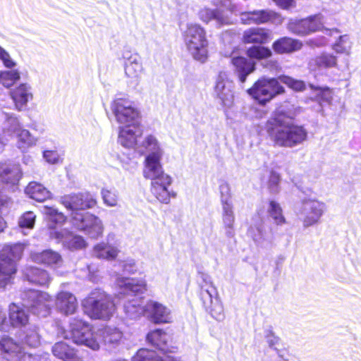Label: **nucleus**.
Wrapping results in <instances>:
<instances>
[{"instance_id":"6e6552de","label":"nucleus","mask_w":361,"mask_h":361,"mask_svg":"<svg viewBox=\"0 0 361 361\" xmlns=\"http://www.w3.org/2000/svg\"><path fill=\"white\" fill-rule=\"evenodd\" d=\"M111 110L121 126L139 123V111L128 99L116 98L111 102Z\"/></svg>"},{"instance_id":"052dcab7","label":"nucleus","mask_w":361,"mask_h":361,"mask_svg":"<svg viewBox=\"0 0 361 361\" xmlns=\"http://www.w3.org/2000/svg\"><path fill=\"white\" fill-rule=\"evenodd\" d=\"M6 315L4 312L0 310V331L6 330Z\"/></svg>"},{"instance_id":"58836bf2","label":"nucleus","mask_w":361,"mask_h":361,"mask_svg":"<svg viewBox=\"0 0 361 361\" xmlns=\"http://www.w3.org/2000/svg\"><path fill=\"white\" fill-rule=\"evenodd\" d=\"M14 138L16 139L18 148L21 150L35 145L37 142V139L32 136L29 130L24 128H22Z\"/></svg>"},{"instance_id":"69168bd1","label":"nucleus","mask_w":361,"mask_h":361,"mask_svg":"<svg viewBox=\"0 0 361 361\" xmlns=\"http://www.w3.org/2000/svg\"><path fill=\"white\" fill-rule=\"evenodd\" d=\"M7 53V51L0 46V59Z\"/></svg>"},{"instance_id":"13d9d810","label":"nucleus","mask_w":361,"mask_h":361,"mask_svg":"<svg viewBox=\"0 0 361 361\" xmlns=\"http://www.w3.org/2000/svg\"><path fill=\"white\" fill-rule=\"evenodd\" d=\"M201 288L202 292L205 291L211 299L217 294L216 289L212 283H205V284L202 286Z\"/></svg>"},{"instance_id":"4c0bfd02","label":"nucleus","mask_w":361,"mask_h":361,"mask_svg":"<svg viewBox=\"0 0 361 361\" xmlns=\"http://www.w3.org/2000/svg\"><path fill=\"white\" fill-rule=\"evenodd\" d=\"M245 54L250 60L259 61L271 58L272 56V51L267 47L252 44L246 49Z\"/></svg>"},{"instance_id":"412c9836","label":"nucleus","mask_w":361,"mask_h":361,"mask_svg":"<svg viewBox=\"0 0 361 361\" xmlns=\"http://www.w3.org/2000/svg\"><path fill=\"white\" fill-rule=\"evenodd\" d=\"M145 313L147 314L156 324L169 323L171 321L170 310L161 304L149 300L145 305Z\"/></svg>"},{"instance_id":"49530a36","label":"nucleus","mask_w":361,"mask_h":361,"mask_svg":"<svg viewBox=\"0 0 361 361\" xmlns=\"http://www.w3.org/2000/svg\"><path fill=\"white\" fill-rule=\"evenodd\" d=\"M223 221L225 226L227 228H232L233 227L235 216L233 212L232 206L227 202H225L224 204Z\"/></svg>"},{"instance_id":"338daca9","label":"nucleus","mask_w":361,"mask_h":361,"mask_svg":"<svg viewBox=\"0 0 361 361\" xmlns=\"http://www.w3.org/2000/svg\"><path fill=\"white\" fill-rule=\"evenodd\" d=\"M90 280L92 281V282H97V279L94 276H90Z\"/></svg>"},{"instance_id":"774afa93","label":"nucleus","mask_w":361,"mask_h":361,"mask_svg":"<svg viewBox=\"0 0 361 361\" xmlns=\"http://www.w3.org/2000/svg\"><path fill=\"white\" fill-rule=\"evenodd\" d=\"M332 31L336 32V33H338L339 32V30L338 29H336V28L333 29Z\"/></svg>"},{"instance_id":"cd10ccee","label":"nucleus","mask_w":361,"mask_h":361,"mask_svg":"<svg viewBox=\"0 0 361 361\" xmlns=\"http://www.w3.org/2000/svg\"><path fill=\"white\" fill-rule=\"evenodd\" d=\"M23 272L25 279L31 283L46 286L50 282V277L47 271L38 267L27 266Z\"/></svg>"},{"instance_id":"20e7f679","label":"nucleus","mask_w":361,"mask_h":361,"mask_svg":"<svg viewBox=\"0 0 361 361\" xmlns=\"http://www.w3.org/2000/svg\"><path fill=\"white\" fill-rule=\"evenodd\" d=\"M84 312L92 319L109 320L116 312L112 297L101 289L93 290L82 302Z\"/></svg>"},{"instance_id":"473e14b6","label":"nucleus","mask_w":361,"mask_h":361,"mask_svg":"<svg viewBox=\"0 0 361 361\" xmlns=\"http://www.w3.org/2000/svg\"><path fill=\"white\" fill-rule=\"evenodd\" d=\"M119 252L120 250L116 246L102 242L94 247L92 255L98 259L112 260L117 257Z\"/></svg>"},{"instance_id":"4468645a","label":"nucleus","mask_w":361,"mask_h":361,"mask_svg":"<svg viewBox=\"0 0 361 361\" xmlns=\"http://www.w3.org/2000/svg\"><path fill=\"white\" fill-rule=\"evenodd\" d=\"M230 63L234 74L241 83H245L247 77L256 70V62L243 56H231Z\"/></svg>"},{"instance_id":"0e129e2a","label":"nucleus","mask_w":361,"mask_h":361,"mask_svg":"<svg viewBox=\"0 0 361 361\" xmlns=\"http://www.w3.org/2000/svg\"><path fill=\"white\" fill-rule=\"evenodd\" d=\"M6 145V142L3 139V137H0V152L2 151L4 146Z\"/></svg>"},{"instance_id":"aec40b11","label":"nucleus","mask_w":361,"mask_h":361,"mask_svg":"<svg viewBox=\"0 0 361 361\" xmlns=\"http://www.w3.org/2000/svg\"><path fill=\"white\" fill-rule=\"evenodd\" d=\"M161 157H146L145 160L143 176L152 181L164 179L168 181L169 176L164 173L160 161Z\"/></svg>"},{"instance_id":"3c124183","label":"nucleus","mask_w":361,"mask_h":361,"mask_svg":"<svg viewBox=\"0 0 361 361\" xmlns=\"http://www.w3.org/2000/svg\"><path fill=\"white\" fill-rule=\"evenodd\" d=\"M344 37L345 36H340L337 42L333 45V49L337 54H349L350 53V46L346 44Z\"/></svg>"},{"instance_id":"dca6fc26","label":"nucleus","mask_w":361,"mask_h":361,"mask_svg":"<svg viewBox=\"0 0 361 361\" xmlns=\"http://www.w3.org/2000/svg\"><path fill=\"white\" fill-rule=\"evenodd\" d=\"M288 30L296 35L304 36L320 30V23L314 18L291 19L287 24Z\"/></svg>"},{"instance_id":"72a5a7b5","label":"nucleus","mask_w":361,"mask_h":361,"mask_svg":"<svg viewBox=\"0 0 361 361\" xmlns=\"http://www.w3.org/2000/svg\"><path fill=\"white\" fill-rule=\"evenodd\" d=\"M16 271V263L10 257L0 259V288L10 283Z\"/></svg>"},{"instance_id":"f8f14e48","label":"nucleus","mask_w":361,"mask_h":361,"mask_svg":"<svg viewBox=\"0 0 361 361\" xmlns=\"http://www.w3.org/2000/svg\"><path fill=\"white\" fill-rule=\"evenodd\" d=\"M301 214L305 226L317 224L324 209V204L314 199H305L302 201Z\"/></svg>"},{"instance_id":"bb28decb","label":"nucleus","mask_w":361,"mask_h":361,"mask_svg":"<svg viewBox=\"0 0 361 361\" xmlns=\"http://www.w3.org/2000/svg\"><path fill=\"white\" fill-rule=\"evenodd\" d=\"M139 153H147L146 157H162L163 151L157 138L149 135L145 137L137 147Z\"/></svg>"},{"instance_id":"a878e982","label":"nucleus","mask_w":361,"mask_h":361,"mask_svg":"<svg viewBox=\"0 0 361 361\" xmlns=\"http://www.w3.org/2000/svg\"><path fill=\"white\" fill-rule=\"evenodd\" d=\"M247 94L260 106H265L271 102L269 92L262 78L257 80L253 85L247 90Z\"/></svg>"},{"instance_id":"c9c22d12","label":"nucleus","mask_w":361,"mask_h":361,"mask_svg":"<svg viewBox=\"0 0 361 361\" xmlns=\"http://www.w3.org/2000/svg\"><path fill=\"white\" fill-rule=\"evenodd\" d=\"M313 66L318 70L329 69L338 66L337 57L331 53L322 52L312 60Z\"/></svg>"},{"instance_id":"7ed1b4c3","label":"nucleus","mask_w":361,"mask_h":361,"mask_svg":"<svg viewBox=\"0 0 361 361\" xmlns=\"http://www.w3.org/2000/svg\"><path fill=\"white\" fill-rule=\"evenodd\" d=\"M116 284L119 287L118 295L128 298L123 303V319L126 321L137 319L145 313V306H142V298L137 296L147 290L145 280L118 278Z\"/></svg>"},{"instance_id":"2eb2a0df","label":"nucleus","mask_w":361,"mask_h":361,"mask_svg":"<svg viewBox=\"0 0 361 361\" xmlns=\"http://www.w3.org/2000/svg\"><path fill=\"white\" fill-rule=\"evenodd\" d=\"M272 38L271 30L263 27H252L243 31L241 42L244 44H265Z\"/></svg>"},{"instance_id":"c756f323","label":"nucleus","mask_w":361,"mask_h":361,"mask_svg":"<svg viewBox=\"0 0 361 361\" xmlns=\"http://www.w3.org/2000/svg\"><path fill=\"white\" fill-rule=\"evenodd\" d=\"M30 257L35 262L44 264L49 267H59L62 263L61 255L51 250H44L42 252H32Z\"/></svg>"},{"instance_id":"39448f33","label":"nucleus","mask_w":361,"mask_h":361,"mask_svg":"<svg viewBox=\"0 0 361 361\" xmlns=\"http://www.w3.org/2000/svg\"><path fill=\"white\" fill-rule=\"evenodd\" d=\"M184 40L188 52L197 61L205 63L209 58L206 31L198 25H190L185 31Z\"/></svg>"},{"instance_id":"9b49d317","label":"nucleus","mask_w":361,"mask_h":361,"mask_svg":"<svg viewBox=\"0 0 361 361\" xmlns=\"http://www.w3.org/2000/svg\"><path fill=\"white\" fill-rule=\"evenodd\" d=\"M61 203L73 213L94 207L97 201L89 192H79L66 195L61 197Z\"/></svg>"},{"instance_id":"ddd939ff","label":"nucleus","mask_w":361,"mask_h":361,"mask_svg":"<svg viewBox=\"0 0 361 361\" xmlns=\"http://www.w3.org/2000/svg\"><path fill=\"white\" fill-rule=\"evenodd\" d=\"M49 235L51 238L55 239L58 243H61L69 250H79L87 246V243L82 236L75 235L65 228L51 230Z\"/></svg>"},{"instance_id":"e433bc0d","label":"nucleus","mask_w":361,"mask_h":361,"mask_svg":"<svg viewBox=\"0 0 361 361\" xmlns=\"http://www.w3.org/2000/svg\"><path fill=\"white\" fill-rule=\"evenodd\" d=\"M25 193L38 202H43L51 195V192L46 188L37 182H30L25 188Z\"/></svg>"},{"instance_id":"09e8293b","label":"nucleus","mask_w":361,"mask_h":361,"mask_svg":"<svg viewBox=\"0 0 361 361\" xmlns=\"http://www.w3.org/2000/svg\"><path fill=\"white\" fill-rule=\"evenodd\" d=\"M102 196L104 203L109 207H115L117 205L118 193L116 191L107 189H102Z\"/></svg>"},{"instance_id":"79ce46f5","label":"nucleus","mask_w":361,"mask_h":361,"mask_svg":"<svg viewBox=\"0 0 361 361\" xmlns=\"http://www.w3.org/2000/svg\"><path fill=\"white\" fill-rule=\"evenodd\" d=\"M310 87L313 91H317L316 94L317 99L320 103H326L330 104L333 100L332 89L329 87H320L312 84H310Z\"/></svg>"},{"instance_id":"ea45409f","label":"nucleus","mask_w":361,"mask_h":361,"mask_svg":"<svg viewBox=\"0 0 361 361\" xmlns=\"http://www.w3.org/2000/svg\"><path fill=\"white\" fill-rule=\"evenodd\" d=\"M20 78V73L17 69L0 71V85L10 88Z\"/></svg>"},{"instance_id":"7c9ffc66","label":"nucleus","mask_w":361,"mask_h":361,"mask_svg":"<svg viewBox=\"0 0 361 361\" xmlns=\"http://www.w3.org/2000/svg\"><path fill=\"white\" fill-rule=\"evenodd\" d=\"M171 179L169 176L168 181L164 179L152 181L151 192L154 197L163 203H168L171 196L174 197L175 194L171 193L168 190V186L171 184Z\"/></svg>"},{"instance_id":"de8ad7c7","label":"nucleus","mask_w":361,"mask_h":361,"mask_svg":"<svg viewBox=\"0 0 361 361\" xmlns=\"http://www.w3.org/2000/svg\"><path fill=\"white\" fill-rule=\"evenodd\" d=\"M36 216L32 212L24 213L18 221L20 228H32L35 225Z\"/></svg>"},{"instance_id":"4d7b16f0","label":"nucleus","mask_w":361,"mask_h":361,"mask_svg":"<svg viewBox=\"0 0 361 361\" xmlns=\"http://www.w3.org/2000/svg\"><path fill=\"white\" fill-rule=\"evenodd\" d=\"M3 65L9 69L13 68L16 66V62L11 58L9 53L7 51L6 54L0 59Z\"/></svg>"},{"instance_id":"8fccbe9b","label":"nucleus","mask_w":361,"mask_h":361,"mask_svg":"<svg viewBox=\"0 0 361 361\" xmlns=\"http://www.w3.org/2000/svg\"><path fill=\"white\" fill-rule=\"evenodd\" d=\"M280 180L281 176L279 173L276 171H271L267 181V187L270 192L276 193L279 192Z\"/></svg>"},{"instance_id":"5fc2aeb1","label":"nucleus","mask_w":361,"mask_h":361,"mask_svg":"<svg viewBox=\"0 0 361 361\" xmlns=\"http://www.w3.org/2000/svg\"><path fill=\"white\" fill-rule=\"evenodd\" d=\"M123 271L128 274H134L137 271V267L134 259H128L123 263Z\"/></svg>"},{"instance_id":"6e6d98bb","label":"nucleus","mask_w":361,"mask_h":361,"mask_svg":"<svg viewBox=\"0 0 361 361\" xmlns=\"http://www.w3.org/2000/svg\"><path fill=\"white\" fill-rule=\"evenodd\" d=\"M24 247L22 244H16L11 247V259L14 262L15 259H19L23 253Z\"/></svg>"},{"instance_id":"0eeeda50","label":"nucleus","mask_w":361,"mask_h":361,"mask_svg":"<svg viewBox=\"0 0 361 361\" xmlns=\"http://www.w3.org/2000/svg\"><path fill=\"white\" fill-rule=\"evenodd\" d=\"M262 78L267 91L269 92L271 100L279 95L285 94L286 89L281 82L295 92H303L306 90V85L303 80L293 78L288 75L282 74L276 78L262 77Z\"/></svg>"},{"instance_id":"6ab92c4d","label":"nucleus","mask_w":361,"mask_h":361,"mask_svg":"<svg viewBox=\"0 0 361 361\" xmlns=\"http://www.w3.org/2000/svg\"><path fill=\"white\" fill-rule=\"evenodd\" d=\"M10 95L16 109L19 111L25 109L33 97L32 87L27 83L20 84L10 92Z\"/></svg>"},{"instance_id":"5701e85b","label":"nucleus","mask_w":361,"mask_h":361,"mask_svg":"<svg viewBox=\"0 0 361 361\" xmlns=\"http://www.w3.org/2000/svg\"><path fill=\"white\" fill-rule=\"evenodd\" d=\"M22 177L19 165L0 161V184L15 185Z\"/></svg>"},{"instance_id":"a18cd8bd","label":"nucleus","mask_w":361,"mask_h":361,"mask_svg":"<svg viewBox=\"0 0 361 361\" xmlns=\"http://www.w3.org/2000/svg\"><path fill=\"white\" fill-rule=\"evenodd\" d=\"M42 212L47 216L49 219L56 224H62L66 221V217L63 213L59 212L57 209L54 207L44 206Z\"/></svg>"},{"instance_id":"680f3d73","label":"nucleus","mask_w":361,"mask_h":361,"mask_svg":"<svg viewBox=\"0 0 361 361\" xmlns=\"http://www.w3.org/2000/svg\"><path fill=\"white\" fill-rule=\"evenodd\" d=\"M256 230L257 231V232H258V233H259V237H257V236H256V234L255 233V229H254V228H251V229L250 230V233H251V235H252V237L253 240H254L255 241H259V240L262 238V229H261L260 228H259V227L256 228Z\"/></svg>"},{"instance_id":"b1692460","label":"nucleus","mask_w":361,"mask_h":361,"mask_svg":"<svg viewBox=\"0 0 361 361\" xmlns=\"http://www.w3.org/2000/svg\"><path fill=\"white\" fill-rule=\"evenodd\" d=\"M55 304L56 309L65 315L73 314L78 308L75 296L70 292L63 290L56 295Z\"/></svg>"},{"instance_id":"603ef678","label":"nucleus","mask_w":361,"mask_h":361,"mask_svg":"<svg viewBox=\"0 0 361 361\" xmlns=\"http://www.w3.org/2000/svg\"><path fill=\"white\" fill-rule=\"evenodd\" d=\"M12 205V202L6 195L0 194V214H6Z\"/></svg>"},{"instance_id":"f3484780","label":"nucleus","mask_w":361,"mask_h":361,"mask_svg":"<svg viewBox=\"0 0 361 361\" xmlns=\"http://www.w3.org/2000/svg\"><path fill=\"white\" fill-rule=\"evenodd\" d=\"M123 58L126 60L125 73L129 78V82L133 85H137L142 71L140 56L136 53L126 52L123 54Z\"/></svg>"},{"instance_id":"f704fd0d","label":"nucleus","mask_w":361,"mask_h":361,"mask_svg":"<svg viewBox=\"0 0 361 361\" xmlns=\"http://www.w3.org/2000/svg\"><path fill=\"white\" fill-rule=\"evenodd\" d=\"M24 307L13 303L9 307V319L13 326H25L28 322V314Z\"/></svg>"},{"instance_id":"f257e3e1","label":"nucleus","mask_w":361,"mask_h":361,"mask_svg":"<svg viewBox=\"0 0 361 361\" xmlns=\"http://www.w3.org/2000/svg\"><path fill=\"white\" fill-rule=\"evenodd\" d=\"M62 336L66 339H71L78 345H84L92 350L100 348L98 337L102 338L104 345L111 349L118 347L124 338L123 331L116 326L107 325L94 333L87 322L79 319L71 320L69 330L64 331Z\"/></svg>"},{"instance_id":"37998d69","label":"nucleus","mask_w":361,"mask_h":361,"mask_svg":"<svg viewBox=\"0 0 361 361\" xmlns=\"http://www.w3.org/2000/svg\"><path fill=\"white\" fill-rule=\"evenodd\" d=\"M216 96L224 103L225 101L233 98V90L226 87V81L224 78H219L214 87Z\"/></svg>"},{"instance_id":"423d86ee","label":"nucleus","mask_w":361,"mask_h":361,"mask_svg":"<svg viewBox=\"0 0 361 361\" xmlns=\"http://www.w3.org/2000/svg\"><path fill=\"white\" fill-rule=\"evenodd\" d=\"M49 354L26 355L20 345L8 336L0 338V361H48Z\"/></svg>"},{"instance_id":"a211bd4d","label":"nucleus","mask_w":361,"mask_h":361,"mask_svg":"<svg viewBox=\"0 0 361 361\" xmlns=\"http://www.w3.org/2000/svg\"><path fill=\"white\" fill-rule=\"evenodd\" d=\"M118 142L126 148H133L137 151L140 145L142 131L138 123L119 127Z\"/></svg>"},{"instance_id":"a19ab883","label":"nucleus","mask_w":361,"mask_h":361,"mask_svg":"<svg viewBox=\"0 0 361 361\" xmlns=\"http://www.w3.org/2000/svg\"><path fill=\"white\" fill-rule=\"evenodd\" d=\"M24 342L29 346L37 348L41 344L39 329L35 326L27 328L25 332Z\"/></svg>"},{"instance_id":"2f4dec72","label":"nucleus","mask_w":361,"mask_h":361,"mask_svg":"<svg viewBox=\"0 0 361 361\" xmlns=\"http://www.w3.org/2000/svg\"><path fill=\"white\" fill-rule=\"evenodd\" d=\"M53 355L63 361H83L82 358L77 355L73 348H71L64 342H58L52 347Z\"/></svg>"},{"instance_id":"e2e57ef3","label":"nucleus","mask_w":361,"mask_h":361,"mask_svg":"<svg viewBox=\"0 0 361 361\" xmlns=\"http://www.w3.org/2000/svg\"><path fill=\"white\" fill-rule=\"evenodd\" d=\"M6 223L4 221V218L0 216V232L3 231L6 228Z\"/></svg>"},{"instance_id":"4be33fe9","label":"nucleus","mask_w":361,"mask_h":361,"mask_svg":"<svg viewBox=\"0 0 361 361\" xmlns=\"http://www.w3.org/2000/svg\"><path fill=\"white\" fill-rule=\"evenodd\" d=\"M302 42L298 39L290 37H281L276 39L271 45L273 51L276 54H290L300 50Z\"/></svg>"},{"instance_id":"9d476101","label":"nucleus","mask_w":361,"mask_h":361,"mask_svg":"<svg viewBox=\"0 0 361 361\" xmlns=\"http://www.w3.org/2000/svg\"><path fill=\"white\" fill-rule=\"evenodd\" d=\"M72 224L90 238L97 239L103 233L104 227L102 221L89 212L72 213Z\"/></svg>"},{"instance_id":"f03ea898","label":"nucleus","mask_w":361,"mask_h":361,"mask_svg":"<svg viewBox=\"0 0 361 361\" xmlns=\"http://www.w3.org/2000/svg\"><path fill=\"white\" fill-rule=\"evenodd\" d=\"M264 129L274 146L292 148L307 138L306 129L294 123V117L287 111L276 109L267 120Z\"/></svg>"},{"instance_id":"c03bdc74","label":"nucleus","mask_w":361,"mask_h":361,"mask_svg":"<svg viewBox=\"0 0 361 361\" xmlns=\"http://www.w3.org/2000/svg\"><path fill=\"white\" fill-rule=\"evenodd\" d=\"M269 209L268 212L273 218L277 225H282L286 223V219L283 215L282 209L279 203L274 200L269 201Z\"/></svg>"},{"instance_id":"c85d7f7f","label":"nucleus","mask_w":361,"mask_h":361,"mask_svg":"<svg viewBox=\"0 0 361 361\" xmlns=\"http://www.w3.org/2000/svg\"><path fill=\"white\" fill-rule=\"evenodd\" d=\"M247 15L248 23L256 25L274 23L280 19V15L271 10H256Z\"/></svg>"},{"instance_id":"1a4fd4ad","label":"nucleus","mask_w":361,"mask_h":361,"mask_svg":"<svg viewBox=\"0 0 361 361\" xmlns=\"http://www.w3.org/2000/svg\"><path fill=\"white\" fill-rule=\"evenodd\" d=\"M23 306L39 317H45L50 312L51 296L44 292L30 289L22 294Z\"/></svg>"},{"instance_id":"bf43d9fd","label":"nucleus","mask_w":361,"mask_h":361,"mask_svg":"<svg viewBox=\"0 0 361 361\" xmlns=\"http://www.w3.org/2000/svg\"><path fill=\"white\" fill-rule=\"evenodd\" d=\"M277 6L282 8H289L294 5V0H273Z\"/></svg>"},{"instance_id":"393cba45","label":"nucleus","mask_w":361,"mask_h":361,"mask_svg":"<svg viewBox=\"0 0 361 361\" xmlns=\"http://www.w3.org/2000/svg\"><path fill=\"white\" fill-rule=\"evenodd\" d=\"M4 122L2 127V137L7 143L18 134L23 128L18 118L14 114L5 113L4 114Z\"/></svg>"},{"instance_id":"864d4df0","label":"nucleus","mask_w":361,"mask_h":361,"mask_svg":"<svg viewBox=\"0 0 361 361\" xmlns=\"http://www.w3.org/2000/svg\"><path fill=\"white\" fill-rule=\"evenodd\" d=\"M44 158L50 164H56L59 161V155L56 151L47 150L44 152Z\"/></svg>"}]
</instances>
